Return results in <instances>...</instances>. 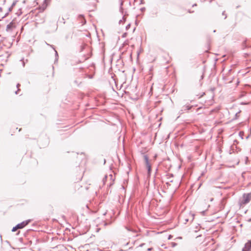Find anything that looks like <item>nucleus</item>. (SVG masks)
I'll return each mask as SVG.
<instances>
[{
  "label": "nucleus",
  "instance_id": "nucleus-18",
  "mask_svg": "<svg viewBox=\"0 0 251 251\" xmlns=\"http://www.w3.org/2000/svg\"><path fill=\"white\" fill-rule=\"evenodd\" d=\"M20 251H23V250H22L21 251V250H20Z\"/></svg>",
  "mask_w": 251,
  "mask_h": 251
},
{
  "label": "nucleus",
  "instance_id": "nucleus-17",
  "mask_svg": "<svg viewBox=\"0 0 251 251\" xmlns=\"http://www.w3.org/2000/svg\"><path fill=\"white\" fill-rule=\"evenodd\" d=\"M18 85H19V84H17V85H16L17 88L18 87Z\"/></svg>",
  "mask_w": 251,
  "mask_h": 251
},
{
  "label": "nucleus",
  "instance_id": "nucleus-16",
  "mask_svg": "<svg viewBox=\"0 0 251 251\" xmlns=\"http://www.w3.org/2000/svg\"><path fill=\"white\" fill-rule=\"evenodd\" d=\"M123 20L124 21H125V18H124V17H123Z\"/></svg>",
  "mask_w": 251,
  "mask_h": 251
},
{
  "label": "nucleus",
  "instance_id": "nucleus-2",
  "mask_svg": "<svg viewBox=\"0 0 251 251\" xmlns=\"http://www.w3.org/2000/svg\"><path fill=\"white\" fill-rule=\"evenodd\" d=\"M30 221L29 220H26V221L22 222L20 224L17 225V229H21V228H24L25 226H26L30 222Z\"/></svg>",
  "mask_w": 251,
  "mask_h": 251
},
{
  "label": "nucleus",
  "instance_id": "nucleus-6",
  "mask_svg": "<svg viewBox=\"0 0 251 251\" xmlns=\"http://www.w3.org/2000/svg\"><path fill=\"white\" fill-rule=\"evenodd\" d=\"M11 26L12 25L11 24L8 25L7 26V30H9L11 28Z\"/></svg>",
  "mask_w": 251,
  "mask_h": 251
},
{
  "label": "nucleus",
  "instance_id": "nucleus-4",
  "mask_svg": "<svg viewBox=\"0 0 251 251\" xmlns=\"http://www.w3.org/2000/svg\"><path fill=\"white\" fill-rule=\"evenodd\" d=\"M144 157H145V159L146 161V167L148 169V175H150L151 172V166L150 164H149L148 158L147 156H145Z\"/></svg>",
  "mask_w": 251,
  "mask_h": 251
},
{
  "label": "nucleus",
  "instance_id": "nucleus-9",
  "mask_svg": "<svg viewBox=\"0 0 251 251\" xmlns=\"http://www.w3.org/2000/svg\"><path fill=\"white\" fill-rule=\"evenodd\" d=\"M12 231H16V226L13 227V228L12 229Z\"/></svg>",
  "mask_w": 251,
  "mask_h": 251
},
{
  "label": "nucleus",
  "instance_id": "nucleus-14",
  "mask_svg": "<svg viewBox=\"0 0 251 251\" xmlns=\"http://www.w3.org/2000/svg\"><path fill=\"white\" fill-rule=\"evenodd\" d=\"M243 133L242 132H240V135H242Z\"/></svg>",
  "mask_w": 251,
  "mask_h": 251
},
{
  "label": "nucleus",
  "instance_id": "nucleus-8",
  "mask_svg": "<svg viewBox=\"0 0 251 251\" xmlns=\"http://www.w3.org/2000/svg\"><path fill=\"white\" fill-rule=\"evenodd\" d=\"M190 215H191V217L192 218V221H193V219H194V215L192 214H190Z\"/></svg>",
  "mask_w": 251,
  "mask_h": 251
},
{
  "label": "nucleus",
  "instance_id": "nucleus-1",
  "mask_svg": "<svg viewBox=\"0 0 251 251\" xmlns=\"http://www.w3.org/2000/svg\"><path fill=\"white\" fill-rule=\"evenodd\" d=\"M251 200V193H248L247 194H244L243 195V199L241 201V203L242 204H246L249 202L250 200Z\"/></svg>",
  "mask_w": 251,
  "mask_h": 251
},
{
  "label": "nucleus",
  "instance_id": "nucleus-11",
  "mask_svg": "<svg viewBox=\"0 0 251 251\" xmlns=\"http://www.w3.org/2000/svg\"><path fill=\"white\" fill-rule=\"evenodd\" d=\"M55 55H56V57L58 56V54H57V52L56 50H55Z\"/></svg>",
  "mask_w": 251,
  "mask_h": 251
},
{
  "label": "nucleus",
  "instance_id": "nucleus-7",
  "mask_svg": "<svg viewBox=\"0 0 251 251\" xmlns=\"http://www.w3.org/2000/svg\"><path fill=\"white\" fill-rule=\"evenodd\" d=\"M130 25L129 24L126 26V29H127L130 27Z\"/></svg>",
  "mask_w": 251,
  "mask_h": 251
},
{
  "label": "nucleus",
  "instance_id": "nucleus-10",
  "mask_svg": "<svg viewBox=\"0 0 251 251\" xmlns=\"http://www.w3.org/2000/svg\"><path fill=\"white\" fill-rule=\"evenodd\" d=\"M188 221H189V220L188 219H185L184 223L186 224Z\"/></svg>",
  "mask_w": 251,
  "mask_h": 251
},
{
  "label": "nucleus",
  "instance_id": "nucleus-5",
  "mask_svg": "<svg viewBox=\"0 0 251 251\" xmlns=\"http://www.w3.org/2000/svg\"><path fill=\"white\" fill-rule=\"evenodd\" d=\"M47 6L48 3L47 2V0H45L42 6L39 7V10L40 11H43L47 8Z\"/></svg>",
  "mask_w": 251,
  "mask_h": 251
},
{
  "label": "nucleus",
  "instance_id": "nucleus-15",
  "mask_svg": "<svg viewBox=\"0 0 251 251\" xmlns=\"http://www.w3.org/2000/svg\"><path fill=\"white\" fill-rule=\"evenodd\" d=\"M243 133L242 132H240V135H242Z\"/></svg>",
  "mask_w": 251,
  "mask_h": 251
},
{
  "label": "nucleus",
  "instance_id": "nucleus-13",
  "mask_svg": "<svg viewBox=\"0 0 251 251\" xmlns=\"http://www.w3.org/2000/svg\"><path fill=\"white\" fill-rule=\"evenodd\" d=\"M122 22H123V21H122V20H120V21H119V23H120V24H121Z\"/></svg>",
  "mask_w": 251,
  "mask_h": 251
},
{
  "label": "nucleus",
  "instance_id": "nucleus-12",
  "mask_svg": "<svg viewBox=\"0 0 251 251\" xmlns=\"http://www.w3.org/2000/svg\"><path fill=\"white\" fill-rule=\"evenodd\" d=\"M151 248H149V249H148V251H151Z\"/></svg>",
  "mask_w": 251,
  "mask_h": 251
},
{
  "label": "nucleus",
  "instance_id": "nucleus-3",
  "mask_svg": "<svg viewBox=\"0 0 251 251\" xmlns=\"http://www.w3.org/2000/svg\"><path fill=\"white\" fill-rule=\"evenodd\" d=\"M251 250V240L249 241L243 249L242 251H250Z\"/></svg>",
  "mask_w": 251,
  "mask_h": 251
}]
</instances>
